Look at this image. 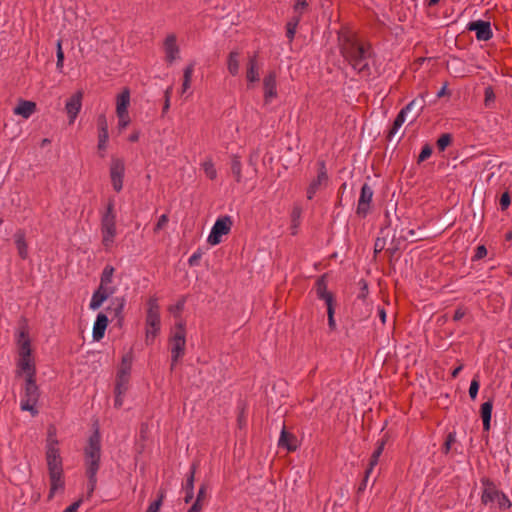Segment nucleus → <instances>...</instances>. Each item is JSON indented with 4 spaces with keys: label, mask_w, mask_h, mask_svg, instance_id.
I'll use <instances>...</instances> for the list:
<instances>
[{
    "label": "nucleus",
    "mask_w": 512,
    "mask_h": 512,
    "mask_svg": "<svg viewBox=\"0 0 512 512\" xmlns=\"http://www.w3.org/2000/svg\"><path fill=\"white\" fill-rule=\"evenodd\" d=\"M338 47L341 56L355 73L363 78L370 77L373 48L369 42L359 39L348 28H343L338 33Z\"/></svg>",
    "instance_id": "f257e3e1"
},
{
    "label": "nucleus",
    "mask_w": 512,
    "mask_h": 512,
    "mask_svg": "<svg viewBox=\"0 0 512 512\" xmlns=\"http://www.w3.org/2000/svg\"><path fill=\"white\" fill-rule=\"evenodd\" d=\"M86 475L88 478L87 497L90 498L97 485V472L100 467L101 444L100 435L95 431L89 438L88 445L84 451Z\"/></svg>",
    "instance_id": "f03ea898"
},
{
    "label": "nucleus",
    "mask_w": 512,
    "mask_h": 512,
    "mask_svg": "<svg viewBox=\"0 0 512 512\" xmlns=\"http://www.w3.org/2000/svg\"><path fill=\"white\" fill-rule=\"evenodd\" d=\"M19 357L17 359V375L24 374L26 379L36 378V367L32 358L31 342L25 328L17 335Z\"/></svg>",
    "instance_id": "7ed1b4c3"
},
{
    "label": "nucleus",
    "mask_w": 512,
    "mask_h": 512,
    "mask_svg": "<svg viewBox=\"0 0 512 512\" xmlns=\"http://www.w3.org/2000/svg\"><path fill=\"white\" fill-rule=\"evenodd\" d=\"M117 215L114 200H109L106 209L101 213L100 233L101 243L106 252H110L117 237Z\"/></svg>",
    "instance_id": "20e7f679"
},
{
    "label": "nucleus",
    "mask_w": 512,
    "mask_h": 512,
    "mask_svg": "<svg viewBox=\"0 0 512 512\" xmlns=\"http://www.w3.org/2000/svg\"><path fill=\"white\" fill-rule=\"evenodd\" d=\"M115 268L111 265H106L100 276V284L98 288L93 292L89 308L91 310L99 309L102 304L112 296L117 288L113 285V276H114Z\"/></svg>",
    "instance_id": "39448f33"
},
{
    "label": "nucleus",
    "mask_w": 512,
    "mask_h": 512,
    "mask_svg": "<svg viewBox=\"0 0 512 512\" xmlns=\"http://www.w3.org/2000/svg\"><path fill=\"white\" fill-rule=\"evenodd\" d=\"M481 483L483 486L481 495L482 504L489 507L497 505L501 511H505L512 506L507 495L500 491L492 480L489 478H483Z\"/></svg>",
    "instance_id": "423d86ee"
},
{
    "label": "nucleus",
    "mask_w": 512,
    "mask_h": 512,
    "mask_svg": "<svg viewBox=\"0 0 512 512\" xmlns=\"http://www.w3.org/2000/svg\"><path fill=\"white\" fill-rule=\"evenodd\" d=\"M145 325V341L149 345L153 343L161 329L160 306L156 296H151L147 301Z\"/></svg>",
    "instance_id": "0eeeda50"
},
{
    "label": "nucleus",
    "mask_w": 512,
    "mask_h": 512,
    "mask_svg": "<svg viewBox=\"0 0 512 512\" xmlns=\"http://www.w3.org/2000/svg\"><path fill=\"white\" fill-rule=\"evenodd\" d=\"M169 346L171 352V369H173L178 361L185 355L186 331L182 323L175 325L169 338Z\"/></svg>",
    "instance_id": "6e6552de"
},
{
    "label": "nucleus",
    "mask_w": 512,
    "mask_h": 512,
    "mask_svg": "<svg viewBox=\"0 0 512 512\" xmlns=\"http://www.w3.org/2000/svg\"><path fill=\"white\" fill-rule=\"evenodd\" d=\"M40 397V390L36 384V378L25 379L23 394L21 395L20 408L23 411H29L32 416L38 414L36 405Z\"/></svg>",
    "instance_id": "1a4fd4ad"
},
{
    "label": "nucleus",
    "mask_w": 512,
    "mask_h": 512,
    "mask_svg": "<svg viewBox=\"0 0 512 512\" xmlns=\"http://www.w3.org/2000/svg\"><path fill=\"white\" fill-rule=\"evenodd\" d=\"M46 461L49 473L63 472L62 458L58 448V440L55 437V431L49 429L46 444Z\"/></svg>",
    "instance_id": "9d476101"
},
{
    "label": "nucleus",
    "mask_w": 512,
    "mask_h": 512,
    "mask_svg": "<svg viewBox=\"0 0 512 512\" xmlns=\"http://www.w3.org/2000/svg\"><path fill=\"white\" fill-rule=\"evenodd\" d=\"M231 227H232V220L229 216L219 217L215 221V223L210 231V234L207 238V242L210 245H218L219 243L222 242V236L227 235L230 232Z\"/></svg>",
    "instance_id": "9b49d317"
},
{
    "label": "nucleus",
    "mask_w": 512,
    "mask_h": 512,
    "mask_svg": "<svg viewBox=\"0 0 512 512\" xmlns=\"http://www.w3.org/2000/svg\"><path fill=\"white\" fill-rule=\"evenodd\" d=\"M329 182L325 161L317 162V176L310 182L307 188V198L312 200L315 194L322 188L326 187Z\"/></svg>",
    "instance_id": "f8f14e48"
},
{
    "label": "nucleus",
    "mask_w": 512,
    "mask_h": 512,
    "mask_svg": "<svg viewBox=\"0 0 512 512\" xmlns=\"http://www.w3.org/2000/svg\"><path fill=\"white\" fill-rule=\"evenodd\" d=\"M373 195L374 192L372 187L369 184L364 183L361 187V192L356 209V214L359 217L365 218L368 215L371 208Z\"/></svg>",
    "instance_id": "ddd939ff"
},
{
    "label": "nucleus",
    "mask_w": 512,
    "mask_h": 512,
    "mask_svg": "<svg viewBox=\"0 0 512 512\" xmlns=\"http://www.w3.org/2000/svg\"><path fill=\"white\" fill-rule=\"evenodd\" d=\"M125 173V164L122 159L112 158L110 165V178L113 189L120 192L123 188V178Z\"/></svg>",
    "instance_id": "4468645a"
},
{
    "label": "nucleus",
    "mask_w": 512,
    "mask_h": 512,
    "mask_svg": "<svg viewBox=\"0 0 512 512\" xmlns=\"http://www.w3.org/2000/svg\"><path fill=\"white\" fill-rule=\"evenodd\" d=\"M466 29L468 31H474L478 41H488L493 37L491 23L489 21H471L467 24Z\"/></svg>",
    "instance_id": "2eb2a0df"
},
{
    "label": "nucleus",
    "mask_w": 512,
    "mask_h": 512,
    "mask_svg": "<svg viewBox=\"0 0 512 512\" xmlns=\"http://www.w3.org/2000/svg\"><path fill=\"white\" fill-rule=\"evenodd\" d=\"M425 107V99L424 97L413 99L411 102H409L405 107H403L398 115L395 118V121L399 122L400 124H404L406 121V115L408 112L415 110L414 119H416L420 113L422 112L423 108Z\"/></svg>",
    "instance_id": "dca6fc26"
},
{
    "label": "nucleus",
    "mask_w": 512,
    "mask_h": 512,
    "mask_svg": "<svg viewBox=\"0 0 512 512\" xmlns=\"http://www.w3.org/2000/svg\"><path fill=\"white\" fill-rule=\"evenodd\" d=\"M82 99H83V92L77 91L66 101L65 110L69 117L70 124H72L75 121V119L77 118V115L79 114V112L81 110Z\"/></svg>",
    "instance_id": "f3484780"
},
{
    "label": "nucleus",
    "mask_w": 512,
    "mask_h": 512,
    "mask_svg": "<svg viewBox=\"0 0 512 512\" xmlns=\"http://www.w3.org/2000/svg\"><path fill=\"white\" fill-rule=\"evenodd\" d=\"M276 72L270 71L263 79L264 101L270 103L277 97Z\"/></svg>",
    "instance_id": "a211bd4d"
},
{
    "label": "nucleus",
    "mask_w": 512,
    "mask_h": 512,
    "mask_svg": "<svg viewBox=\"0 0 512 512\" xmlns=\"http://www.w3.org/2000/svg\"><path fill=\"white\" fill-rule=\"evenodd\" d=\"M165 60L167 63L172 64L178 57L180 49L177 45V37L175 34H169L164 40Z\"/></svg>",
    "instance_id": "6ab92c4d"
},
{
    "label": "nucleus",
    "mask_w": 512,
    "mask_h": 512,
    "mask_svg": "<svg viewBox=\"0 0 512 512\" xmlns=\"http://www.w3.org/2000/svg\"><path fill=\"white\" fill-rule=\"evenodd\" d=\"M314 288L317 297L325 301L326 305L334 304V296L327 288L326 275H322L316 280Z\"/></svg>",
    "instance_id": "aec40b11"
},
{
    "label": "nucleus",
    "mask_w": 512,
    "mask_h": 512,
    "mask_svg": "<svg viewBox=\"0 0 512 512\" xmlns=\"http://www.w3.org/2000/svg\"><path fill=\"white\" fill-rule=\"evenodd\" d=\"M108 323L109 320L106 314L102 312L97 314L92 331L93 340L100 341L104 337Z\"/></svg>",
    "instance_id": "412c9836"
},
{
    "label": "nucleus",
    "mask_w": 512,
    "mask_h": 512,
    "mask_svg": "<svg viewBox=\"0 0 512 512\" xmlns=\"http://www.w3.org/2000/svg\"><path fill=\"white\" fill-rule=\"evenodd\" d=\"M36 109L35 102L21 99L14 107L13 113L22 116L24 119H28L36 112Z\"/></svg>",
    "instance_id": "4be33fe9"
},
{
    "label": "nucleus",
    "mask_w": 512,
    "mask_h": 512,
    "mask_svg": "<svg viewBox=\"0 0 512 512\" xmlns=\"http://www.w3.org/2000/svg\"><path fill=\"white\" fill-rule=\"evenodd\" d=\"M278 446L281 448H285L288 451L292 452L295 451L298 448V440L297 437L286 431L285 426L283 427L279 440H278Z\"/></svg>",
    "instance_id": "5701e85b"
},
{
    "label": "nucleus",
    "mask_w": 512,
    "mask_h": 512,
    "mask_svg": "<svg viewBox=\"0 0 512 512\" xmlns=\"http://www.w3.org/2000/svg\"><path fill=\"white\" fill-rule=\"evenodd\" d=\"M126 304V300L123 296L115 297L111 300L110 305L107 308V311L113 315L114 318L121 323L124 319L123 310Z\"/></svg>",
    "instance_id": "b1692460"
},
{
    "label": "nucleus",
    "mask_w": 512,
    "mask_h": 512,
    "mask_svg": "<svg viewBox=\"0 0 512 512\" xmlns=\"http://www.w3.org/2000/svg\"><path fill=\"white\" fill-rule=\"evenodd\" d=\"M50 478V491L48 498L52 499L56 492L64 489L63 472L49 473Z\"/></svg>",
    "instance_id": "393cba45"
},
{
    "label": "nucleus",
    "mask_w": 512,
    "mask_h": 512,
    "mask_svg": "<svg viewBox=\"0 0 512 512\" xmlns=\"http://www.w3.org/2000/svg\"><path fill=\"white\" fill-rule=\"evenodd\" d=\"M246 79L249 83H255L259 81V67L257 62V54H254L248 59Z\"/></svg>",
    "instance_id": "a878e982"
},
{
    "label": "nucleus",
    "mask_w": 512,
    "mask_h": 512,
    "mask_svg": "<svg viewBox=\"0 0 512 512\" xmlns=\"http://www.w3.org/2000/svg\"><path fill=\"white\" fill-rule=\"evenodd\" d=\"M493 409V400L489 399L484 402L480 407V414L483 422V430L488 432L491 427V415Z\"/></svg>",
    "instance_id": "bb28decb"
},
{
    "label": "nucleus",
    "mask_w": 512,
    "mask_h": 512,
    "mask_svg": "<svg viewBox=\"0 0 512 512\" xmlns=\"http://www.w3.org/2000/svg\"><path fill=\"white\" fill-rule=\"evenodd\" d=\"M130 105V90L124 88L116 98V114L128 113V107Z\"/></svg>",
    "instance_id": "cd10ccee"
},
{
    "label": "nucleus",
    "mask_w": 512,
    "mask_h": 512,
    "mask_svg": "<svg viewBox=\"0 0 512 512\" xmlns=\"http://www.w3.org/2000/svg\"><path fill=\"white\" fill-rule=\"evenodd\" d=\"M240 52L233 50L229 53L227 58V69L232 76H236L239 73L240 68Z\"/></svg>",
    "instance_id": "c85d7f7f"
},
{
    "label": "nucleus",
    "mask_w": 512,
    "mask_h": 512,
    "mask_svg": "<svg viewBox=\"0 0 512 512\" xmlns=\"http://www.w3.org/2000/svg\"><path fill=\"white\" fill-rule=\"evenodd\" d=\"M15 244L18 250V254L22 259H26L28 257V247L25 241V235L22 232H17L15 234Z\"/></svg>",
    "instance_id": "c756f323"
},
{
    "label": "nucleus",
    "mask_w": 512,
    "mask_h": 512,
    "mask_svg": "<svg viewBox=\"0 0 512 512\" xmlns=\"http://www.w3.org/2000/svg\"><path fill=\"white\" fill-rule=\"evenodd\" d=\"M207 487L205 484H202L199 487L196 501L193 503V505L190 507V509L187 512H201L203 509L202 501L206 497Z\"/></svg>",
    "instance_id": "7c9ffc66"
},
{
    "label": "nucleus",
    "mask_w": 512,
    "mask_h": 512,
    "mask_svg": "<svg viewBox=\"0 0 512 512\" xmlns=\"http://www.w3.org/2000/svg\"><path fill=\"white\" fill-rule=\"evenodd\" d=\"M299 22H300V16L299 15H294L287 22V24H286V37L288 38L289 42L293 41V39L295 37V34H296V29H297V26H298Z\"/></svg>",
    "instance_id": "2f4dec72"
},
{
    "label": "nucleus",
    "mask_w": 512,
    "mask_h": 512,
    "mask_svg": "<svg viewBox=\"0 0 512 512\" xmlns=\"http://www.w3.org/2000/svg\"><path fill=\"white\" fill-rule=\"evenodd\" d=\"M231 173L233 174L237 183L242 181V164L240 158L237 155H233L231 158Z\"/></svg>",
    "instance_id": "473e14b6"
},
{
    "label": "nucleus",
    "mask_w": 512,
    "mask_h": 512,
    "mask_svg": "<svg viewBox=\"0 0 512 512\" xmlns=\"http://www.w3.org/2000/svg\"><path fill=\"white\" fill-rule=\"evenodd\" d=\"M302 209L298 206L294 207L291 212V234L296 235L301 222Z\"/></svg>",
    "instance_id": "72a5a7b5"
},
{
    "label": "nucleus",
    "mask_w": 512,
    "mask_h": 512,
    "mask_svg": "<svg viewBox=\"0 0 512 512\" xmlns=\"http://www.w3.org/2000/svg\"><path fill=\"white\" fill-rule=\"evenodd\" d=\"M198 468V464L193 462L190 466L189 473L186 476L185 484L183 485V490H194V480L195 474Z\"/></svg>",
    "instance_id": "f704fd0d"
},
{
    "label": "nucleus",
    "mask_w": 512,
    "mask_h": 512,
    "mask_svg": "<svg viewBox=\"0 0 512 512\" xmlns=\"http://www.w3.org/2000/svg\"><path fill=\"white\" fill-rule=\"evenodd\" d=\"M129 379L130 376L125 375V373H123V375L117 373L115 392L126 393V391L128 390Z\"/></svg>",
    "instance_id": "c9c22d12"
},
{
    "label": "nucleus",
    "mask_w": 512,
    "mask_h": 512,
    "mask_svg": "<svg viewBox=\"0 0 512 512\" xmlns=\"http://www.w3.org/2000/svg\"><path fill=\"white\" fill-rule=\"evenodd\" d=\"M193 72H194L193 64H190L185 67L184 72H183L182 93H185L190 88Z\"/></svg>",
    "instance_id": "e433bc0d"
},
{
    "label": "nucleus",
    "mask_w": 512,
    "mask_h": 512,
    "mask_svg": "<svg viewBox=\"0 0 512 512\" xmlns=\"http://www.w3.org/2000/svg\"><path fill=\"white\" fill-rule=\"evenodd\" d=\"M132 359H133L132 353H127L126 355L123 356L118 374L123 375V373H125V375L130 376Z\"/></svg>",
    "instance_id": "4c0bfd02"
},
{
    "label": "nucleus",
    "mask_w": 512,
    "mask_h": 512,
    "mask_svg": "<svg viewBox=\"0 0 512 512\" xmlns=\"http://www.w3.org/2000/svg\"><path fill=\"white\" fill-rule=\"evenodd\" d=\"M202 169L209 179L214 180L217 177V171L211 159H207L202 163Z\"/></svg>",
    "instance_id": "58836bf2"
},
{
    "label": "nucleus",
    "mask_w": 512,
    "mask_h": 512,
    "mask_svg": "<svg viewBox=\"0 0 512 512\" xmlns=\"http://www.w3.org/2000/svg\"><path fill=\"white\" fill-rule=\"evenodd\" d=\"M384 447H385L384 440L377 441L376 448H375L374 452L372 453L370 461H369V462H371V466H376L378 464L379 458H380L381 454L383 453Z\"/></svg>",
    "instance_id": "ea45409f"
},
{
    "label": "nucleus",
    "mask_w": 512,
    "mask_h": 512,
    "mask_svg": "<svg viewBox=\"0 0 512 512\" xmlns=\"http://www.w3.org/2000/svg\"><path fill=\"white\" fill-rule=\"evenodd\" d=\"M56 57H57L56 67H57L58 71L62 72L63 67H64V52L62 50V40H60V39L56 43Z\"/></svg>",
    "instance_id": "a19ab883"
},
{
    "label": "nucleus",
    "mask_w": 512,
    "mask_h": 512,
    "mask_svg": "<svg viewBox=\"0 0 512 512\" xmlns=\"http://www.w3.org/2000/svg\"><path fill=\"white\" fill-rule=\"evenodd\" d=\"M495 98L496 96L492 86H487L484 90V105L487 108L492 107L495 102Z\"/></svg>",
    "instance_id": "79ce46f5"
},
{
    "label": "nucleus",
    "mask_w": 512,
    "mask_h": 512,
    "mask_svg": "<svg viewBox=\"0 0 512 512\" xmlns=\"http://www.w3.org/2000/svg\"><path fill=\"white\" fill-rule=\"evenodd\" d=\"M452 142L451 134L445 133L442 134L437 140V148L439 151H444Z\"/></svg>",
    "instance_id": "37998d69"
},
{
    "label": "nucleus",
    "mask_w": 512,
    "mask_h": 512,
    "mask_svg": "<svg viewBox=\"0 0 512 512\" xmlns=\"http://www.w3.org/2000/svg\"><path fill=\"white\" fill-rule=\"evenodd\" d=\"M164 497H165L164 491H160L158 498L156 500H154L152 503H150L146 512H159V510L162 506Z\"/></svg>",
    "instance_id": "c03bdc74"
},
{
    "label": "nucleus",
    "mask_w": 512,
    "mask_h": 512,
    "mask_svg": "<svg viewBox=\"0 0 512 512\" xmlns=\"http://www.w3.org/2000/svg\"><path fill=\"white\" fill-rule=\"evenodd\" d=\"M480 387V381L479 376L475 375L473 379L471 380L470 387H469V396L472 400H475L479 391Z\"/></svg>",
    "instance_id": "a18cd8bd"
},
{
    "label": "nucleus",
    "mask_w": 512,
    "mask_h": 512,
    "mask_svg": "<svg viewBox=\"0 0 512 512\" xmlns=\"http://www.w3.org/2000/svg\"><path fill=\"white\" fill-rule=\"evenodd\" d=\"M326 306H327V315H328V326H329V329L331 331H333L336 329V322L334 319V314H335L334 304L329 303V305H326Z\"/></svg>",
    "instance_id": "49530a36"
},
{
    "label": "nucleus",
    "mask_w": 512,
    "mask_h": 512,
    "mask_svg": "<svg viewBox=\"0 0 512 512\" xmlns=\"http://www.w3.org/2000/svg\"><path fill=\"white\" fill-rule=\"evenodd\" d=\"M455 441H456V433L455 432L448 433V435L446 436L443 448H442L444 454H448L450 452L451 446L453 443H455Z\"/></svg>",
    "instance_id": "de8ad7c7"
},
{
    "label": "nucleus",
    "mask_w": 512,
    "mask_h": 512,
    "mask_svg": "<svg viewBox=\"0 0 512 512\" xmlns=\"http://www.w3.org/2000/svg\"><path fill=\"white\" fill-rule=\"evenodd\" d=\"M487 253H488V251H487V248L485 247V245H479L476 247L475 253L472 256L471 260L473 262L479 261V260L483 259L484 257H486Z\"/></svg>",
    "instance_id": "09e8293b"
},
{
    "label": "nucleus",
    "mask_w": 512,
    "mask_h": 512,
    "mask_svg": "<svg viewBox=\"0 0 512 512\" xmlns=\"http://www.w3.org/2000/svg\"><path fill=\"white\" fill-rule=\"evenodd\" d=\"M499 204H500V209L502 211H505L509 208L510 204H511V196H510V193L508 191H505L501 197H500V200H499Z\"/></svg>",
    "instance_id": "8fccbe9b"
},
{
    "label": "nucleus",
    "mask_w": 512,
    "mask_h": 512,
    "mask_svg": "<svg viewBox=\"0 0 512 512\" xmlns=\"http://www.w3.org/2000/svg\"><path fill=\"white\" fill-rule=\"evenodd\" d=\"M117 117H118V128L120 130L125 129L130 124L129 113H120V114H117Z\"/></svg>",
    "instance_id": "3c124183"
},
{
    "label": "nucleus",
    "mask_w": 512,
    "mask_h": 512,
    "mask_svg": "<svg viewBox=\"0 0 512 512\" xmlns=\"http://www.w3.org/2000/svg\"><path fill=\"white\" fill-rule=\"evenodd\" d=\"M307 5L308 4H307L306 0H296L295 4H294V7H293L294 15H299L300 18H301L302 14H303V11L307 7Z\"/></svg>",
    "instance_id": "603ef678"
},
{
    "label": "nucleus",
    "mask_w": 512,
    "mask_h": 512,
    "mask_svg": "<svg viewBox=\"0 0 512 512\" xmlns=\"http://www.w3.org/2000/svg\"><path fill=\"white\" fill-rule=\"evenodd\" d=\"M108 139H109V133L108 132H99L98 133V149L99 150H105L106 149Z\"/></svg>",
    "instance_id": "864d4df0"
},
{
    "label": "nucleus",
    "mask_w": 512,
    "mask_h": 512,
    "mask_svg": "<svg viewBox=\"0 0 512 512\" xmlns=\"http://www.w3.org/2000/svg\"><path fill=\"white\" fill-rule=\"evenodd\" d=\"M97 127L98 132H108V123L106 116L104 114H100L97 118Z\"/></svg>",
    "instance_id": "5fc2aeb1"
},
{
    "label": "nucleus",
    "mask_w": 512,
    "mask_h": 512,
    "mask_svg": "<svg viewBox=\"0 0 512 512\" xmlns=\"http://www.w3.org/2000/svg\"><path fill=\"white\" fill-rule=\"evenodd\" d=\"M201 258H202V251L200 249H198L189 257L188 264L191 267L198 266Z\"/></svg>",
    "instance_id": "6e6d98bb"
},
{
    "label": "nucleus",
    "mask_w": 512,
    "mask_h": 512,
    "mask_svg": "<svg viewBox=\"0 0 512 512\" xmlns=\"http://www.w3.org/2000/svg\"><path fill=\"white\" fill-rule=\"evenodd\" d=\"M432 154V148L431 146H429L428 144L424 145L422 147V150L418 156V162H423L425 161L426 159H428Z\"/></svg>",
    "instance_id": "4d7b16f0"
},
{
    "label": "nucleus",
    "mask_w": 512,
    "mask_h": 512,
    "mask_svg": "<svg viewBox=\"0 0 512 512\" xmlns=\"http://www.w3.org/2000/svg\"><path fill=\"white\" fill-rule=\"evenodd\" d=\"M168 221H169V219L166 214L161 215L155 225L154 231L158 232L161 229H163L167 225Z\"/></svg>",
    "instance_id": "13d9d810"
},
{
    "label": "nucleus",
    "mask_w": 512,
    "mask_h": 512,
    "mask_svg": "<svg viewBox=\"0 0 512 512\" xmlns=\"http://www.w3.org/2000/svg\"><path fill=\"white\" fill-rule=\"evenodd\" d=\"M402 127V124H400L399 122L395 121L393 122L392 124V127L390 128L389 132H388V135H387V138L389 140H392V138L395 136V134L398 132V130Z\"/></svg>",
    "instance_id": "bf43d9fd"
},
{
    "label": "nucleus",
    "mask_w": 512,
    "mask_h": 512,
    "mask_svg": "<svg viewBox=\"0 0 512 512\" xmlns=\"http://www.w3.org/2000/svg\"><path fill=\"white\" fill-rule=\"evenodd\" d=\"M171 90H172V88L169 87L165 91V102H164V106H163V113L167 112L169 107H170V94H171Z\"/></svg>",
    "instance_id": "052dcab7"
},
{
    "label": "nucleus",
    "mask_w": 512,
    "mask_h": 512,
    "mask_svg": "<svg viewBox=\"0 0 512 512\" xmlns=\"http://www.w3.org/2000/svg\"><path fill=\"white\" fill-rule=\"evenodd\" d=\"M81 503H82V499H79L78 501L69 505L63 512H77Z\"/></svg>",
    "instance_id": "680f3d73"
},
{
    "label": "nucleus",
    "mask_w": 512,
    "mask_h": 512,
    "mask_svg": "<svg viewBox=\"0 0 512 512\" xmlns=\"http://www.w3.org/2000/svg\"><path fill=\"white\" fill-rule=\"evenodd\" d=\"M465 310L462 307H458L453 315L454 321H460L465 316Z\"/></svg>",
    "instance_id": "e2e57ef3"
},
{
    "label": "nucleus",
    "mask_w": 512,
    "mask_h": 512,
    "mask_svg": "<svg viewBox=\"0 0 512 512\" xmlns=\"http://www.w3.org/2000/svg\"><path fill=\"white\" fill-rule=\"evenodd\" d=\"M125 395V393H118V392H115V401H114V406L116 408H120L122 405H123V396Z\"/></svg>",
    "instance_id": "0e129e2a"
},
{
    "label": "nucleus",
    "mask_w": 512,
    "mask_h": 512,
    "mask_svg": "<svg viewBox=\"0 0 512 512\" xmlns=\"http://www.w3.org/2000/svg\"><path fill=\"white\" fill-rule=\"evenodd\" d=\"M183 491L185 493L184 502L185 503L191 502L194 497V490H183Z\"/></svg>",
    "instance_id": "69168bd1"
},
{
    "label": "nucleus",
    "mask_w": 512,
    "mask_h": 512,
    "mask_svg": "<svg viewBox=\"0 0 512 512\" xmlns=\"http://www.w3.org/2000/svg\"><path fill=\"white\" fill-rule=\"evenodd\" d=\"M367 483H368V480L363 478L357 488V494H361L365 491V489L367 487Z\"/></svg>",
    "instance_id": "338daca9"
},
{
    "label": "nucleus",
    "mask_w": 512,
    "mask_h": 512,
    "mask_svg": "<svg viewBox=\"0 0 512 512\" xmlns=\"http://www.w3.org/2000/svg\"><path fill=\"white\" fill-rule=\"evenodd\" d=\"M378 316L381 322L384 324L386 322V312L383 307H378Z\"/></svg>",
    "instance_id": "774afa93"
}]
</instances>
